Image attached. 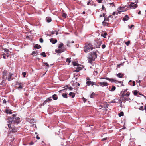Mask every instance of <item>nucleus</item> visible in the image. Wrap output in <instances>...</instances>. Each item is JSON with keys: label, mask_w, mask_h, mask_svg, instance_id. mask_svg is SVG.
Instances as JSON below:
<instances>
[{"label": "nucleus", "mask_w": 146, "mask_h": 146, "mask_svg": "<svg viewBox=\"0 0 146 146\" xmlns=\"http://www.w3.org/2000/svg\"><path fill=\"white\" fill-rule=\"evenodd\" d=\"M97 57V54L96 52H90L89 54L88 58V62L92 64V62L95 60V59Z\"/></svg>", "instance_id": "1"}, {"label": "nucleus", "mask_w": 146, "mask_h": 146, "mask_svg": "<svg viewBox=\"0 0 146 146\" xmlns=\"http://www.w3.org/2000/svg\"><path fill=\"white\" fill-rule=\"evenodd\" d=\"M90 43H86V44L84 48V51L86 53H87L90 51V50H92L93 49H95V47H94Z\"/></svg>", "instance_id": "2"}, {"label": "nucleus", "mask_w": 146, "mask_h": 146, "mask_svg": "<svg viewBox=\"0 0 146 146\" xmlns=\"http://www.w3.org/2000/svg\"><path fill=\"white\" fill-rule=\"evenodd\" d=\"M130 93L129 92H127V90H125L123 92V93L121 95V97H123V98H124V99H122V100H123H123H128V99L127 98H125V96H126L127 97H128L130 95Z\"/></svg>", "instance_id": "3"}, {"label": "nucleus", "mask_w": 146, "mask_h": 146, "mask_svg": "<svg viewBox=\"0 0 146 146\" xmlns=\"http://www.w3.org/2000/svg\"><path fill=\"white\" fill-rule=\"evenodd\" d=\"M7 122L9 123L7 125L8 126V128L10 129L11 127V123L12 122L13 123V117H8L7 119Z\"/></svg>", "instance_id": "4"}, {"label": "nucleus", "mask_w": 146, "mask_h": 146, "mask_svg": "<svg viewBox=\"0 0 146 146\" xmlns=\"http://www.w3.org/2000/svg\"><path fill=\"white\" fill-rule=\"evenodd\" d=\"M13 119V123H17V124L19 123L20 121V118L18 117H16V115L13 114L12 115Z\"/></svg>", "instance_id": "5"}, {"label": "nucleus", "mask_w": 146, "mask_h": 146, "mask_svg": "<svg viewBox=\"0 0 146 146\" xmlns=\"http://www.w3.org/2000/svg\"><path fill=\"white\" fill-rule=\"evenodd\" d=\"M137 1H136L134 2H131L130 5H129V7L132 9H135L137 7Z\"/></svg>", "instance_id": "6"}, {"label": "nucleus", "mask_w": 146, "mask_h": 146, "mask_svg": "<svg viewBox=\"0 0 146 146\" xmlns=\"http://www.w3.org/2000/svg\"><path fill=\"white\" fill-rule=\"evenodd\" d=\"M86 84L88 86L92 85L93 86V85H95L98 87L99 86V85L98 84H97L96 82L93 81H87L86 82Z\"/></svg>", "instance_id": "7"}, {"label": "nucleus", "mask_w": 146, "mask_h": 146, "mask_svg": "<svg viewBox=\"0 0 146 146\" xmlns=\"http://www.w3.org/2000/svg\"><path fill=\"white\" fill-rule=\"evenodd\" d=\"M9 72H7V71L6 70H4L3 72H2V79L4 80H7V76L8 75Z\"/></svg>", "instance_id": "8"}, {"label": "nucleus", "mask_w": 146, "mask_h": 146, "mask_svg": "<svg viewBox=\"0 0 146 146\" xmlns=\"http://www.w3.org/2000/svg\"><path fill=\"white\" fill-rule=\"evenodd\" d=\"M13 75V74L9 72L8 75L7 76V79L8 80V81H10L14 79V78H12V76Z\"/></svg>", "instance_id": "9"}, {"label": "nucleus", "mask_w": 146, "mask_h": 146, "mask_svg": "<svg viewBox=\"0 0 146 146\" xmlns=\"http://www.w3.org/2000/svg\"><path fill=\"white\" fill-rule=\"evenodd\" d=\"M98 84L100 86H102V87L104 86H106L108 85V84L106 82H98Z\"/></svg>", "instance_id": "10"}, {"label": "nucleus", "mask_w": 146, "mask_h": 146, "mask_svg": "<svg viewBox=\"0 0 146 146\" xmlns=\"http://www.w3.org/2000/svg\"><path fill=\"white\" fill-rule=\"evenodd\" d=\"M10 129H11V130L10 131V132L11 133H15L17 131V128L15 127H12Z\"/></svg>", "instance_id": "11"}, {"label": "nucleus", "mask_w": 146, "mask_h": 146, "mask_svg": "<svg viewBox=\"0 0 146 146\" xmlns=\"http://www.w3.org/2000/svg\"><path fill=\"white\" fill-rule=\"evenodd\" d=\"M104 79H105L106 80H108L109 81H111L112 82H115V83H116V81H117L116 80L114 79L109 78L108 77H106V78H104Z\"/></svg>", "instance_id": "12"}, {"label": "nucleus", "mask_w": 146, "mask_h": 146, "mask_svg": "<svg viewBox=\"0 0 146 146\" xmlns=\"http://www.w3.org/2000/svg\"><path fill=\"white\" fill-rule=\"evenodd\" d=\"M52 100L51 99V97H49L48 98H47L46 100L44 101L43 103V105H44L47 102H48L49 101H50Z\"/></svg>", "instance_id": "13"}, {"label": "nucleus", "mask_w": 146, "mask_h": 146, "mask_svg": "<svg viewBox=\"0 0 146 146\" xmlns=\"http://www.w3.org/2000/svg\"><path fill=\"white\" fill-rule=\"evenodd\" d=\"M27 121L31 123H34V120L33 119L28 118L27 119Z\"/></svg>", "instance_id": "14"}, {"label": "nucleus", "mask_w": 146, "mask_h": 146, "mask_svg": "<svg viewBox=\"0 0 146 146\" xmlns=\"http://www.w3.org/2000/svg\"><path fill=\"white\" fill-rule=\"evenodd\" d=\"M50 41L52 43L55 44L57 42V40L56 39L52 38L50 39Z\"/></svg>", "instance_id": "15"}, {"label": "nucleus", "mask_w": 146, "mask_h": 146, "mask_svg": "<svg viewBox=\"0 0 146 146\" xmlns=\"http://www.w3.org/2000/svg\"><path fill=\"white\" fill-rule=\"evenodd\" d=\"M117 77L120 78H123L124 77L123 74L122 73H118L117 74Z\"/></svg>", "instance_id": "16"}, {"label": "nucleus", "mask_w": 146, "mask_h": 146, "mask_svg": "<svg viewBox=\"0 0 146 146\" xmlns=\"http://www.w3.org/2000/svg\"><path fill=\"white\" fill-rule=\"evenodd\" d=\"M46 19V21L48 23L52 21L51 18L49 17H47Z\"/></svg>", "instance_id": "17"}, {"label": "nucleus", "mask_w": 146, "mask_h": 146, "mask_svg": "<svg viewBox=\"0 0 146 146\" xmlns=\"http://www.w3.org/2000/svg\"><path fill=\"white\" fill-rule=\"evenodd\" d=\"M129 19V17L127 15H125L124 17L123 18V20L124 21H126L128 20Z\"/></svg>", "instance_id": "18"}, {"label": "nucleus", "mask_w": 146, "mask_h": 146, "mask_svg": "<svg viewBox=\"0 0 146 146\" xmlns=\"http://www.w3.org/2000/svg\"><path fill=\"white\" fill-rule=\"evenodd\" d=\"M52 98L54 100H56L58 99V97L56 94H54L52 95Z\"/></svg>", "instance_id": "19"}, {"label": "nucleus", "mask_w": 146, "mask_h": 146, "mask_svg": "<svg viewBox=\"0 0 146 146\" xmlns=\"http://www.w3.org/2000/svg\"><path fill=\"white\" fill-rule=\"evenodd\" d=\"M82 69V68L80 67H77L76 68V70H75L74 71V72H79L80 70H81Z\"/></svg>", "instance_id": "20"}, {"label": "nucleus", "mask_w": 146, "mask_h": 146, "mask_svg": "<svg viewBox=\"0 0 146 146\" xmlns=\"http://www.w3.org/2000/svg\"><path fill=\"white\" fill-rule=\"evenodd\" d=\"M69 95L70 96H71L72 98H74L75 96V94L72 92H70Z\"/></svg>", "instance_id": "21"}, {"label": "nucleus", "mask_w": 146, "mask_h": 146, "mask_svg": "<svg viewBox=\"0 0 146 146\" xmlns=\"http://www.w3.org/2000/svg\"><path fill=\"white\" fill-rule=\"evenodd\" d=\"M34 47L35 48L39 49L41 47V46L40 45L38 44H36L34 46Z\"/></svg>", "instance_id": "22"}, {"label": "nucleus", "mask_w": 146, "mask_h": 146, "mask_svg": "<svg viewBox=\"0 0 146 146\" xmlns=\"http://www.w3.org/2000/svg\"><path fill=\"white\" fill-rule=\"evenodd\" d=\"M38 53L37 52V51H33L32 54V55H33L34 56H35L36 55H37Z\"/></svg>", "instance_id": "23"}, {"label": "nucleus", "mask_w": 146, "mask_h": 146, "mask_svg": "<svg viewBox=\"0 0 146 146\" xmlns=\"http://www.w3.org/2000/svg\"><path fill=\"white\" fill-rule=\"evenodd\" d=\"M2 49L3 50H4V51L6 52V53H9V52H10V51H9V50L7 49H6V48H5V49H4L3 48H2Z\"/></svg>", "instance_id": "24"}, {"label": "nucleus", "mask_w": 146, "mask_h": 146, "mask_svg": "<svg viewBox=\"0 0 146 146\" xmlns=\"http://www.w3.org/2000/svg\"><path fill=\"white\" fill-rule=\"evenodd\" d=\"M107 35V33L106 32L104 33H102L101 35V36H102L104 38H105V36Z\"/></svg>", "instance_id": "25"}, {"label": "nucleus", "mask_w": 146, "mask_h": 146, "mask_svg": "<svg viewBox=\"0 0 146 146\" xmlns=\"http://www.w3.org/2000/svg\"><path fill=\"white\" fill-rule=\"evenodd\" d=\"M138 91L135 90L134 91H133V94L135 96H136L137 94L138 93Z\"/></svg>", "instance_id": "26"}, {"label": "nucleus", "mask_w": 146, "mask_h": 146, "mask_svg": "<svg viewBox=\"0 0 146 146\" xmlns=\"http://www.w3.org/2000/svg\"><path fill=\"white\" fill-rule=\"evenodd\" d=\"M62 96L63 97L65 98H67V94L66 93L65 94H63L62 95Z\"/></svg>", "instance_id": "27"}, {"label": "nucleus", "mask_w": 146, "mask_h": 146, "mask_svg": "<svg viewBox=\"0 0 146 146\" xmlns=\"http://www.w3.org/2000/svg\"><path fill=\"white\" fill-rule=\"evenodd\" d=\"M55 51L57 53H60L62 52V50L60 49H58V50L56 49L55 50Z\"/></svg>", "instance_id": "28"}, {"label": "nucleus", "mask_w": 146, "mask_h": 146, "mask_svg": "<svg viewBox=\"0 0 146 146\" xmlns=\"http://www.w3.org/2000/svg\"><path fill=\"white\" fill-rule=\"evenodd\" d=\"M116 89V87L115 86H112V88L111 89V90H110L111 91H114Z\"/></svg>", "instance_id": "29"}, {"label": "nucleus", "mask_w": 146, "mask_h": 146, "mask_svg": "<svg viewBox=\"0 0 146 146\" xmlns=\"http://www.w3.org/2000/svg\"><path fill=\"white\" fill-rule=\"evenodd\" d=\"M103 25L104 26H106L107 24H109V23L105 22L104 21L102 22Z\"/></svg>", "instance_id": "30"}, {"label": "nucleus", "mask_w": 146, "mask_h": 146, "mask_svg": "<svg viewBox=\"0 0 146 146\" xmlns=\"http://www.w3.org/2000/svg\"><path fill=\"white\" fill-rule=\"evenodd\" d=\"M40 55L44 57H45L46 56L45 53L44 52L41 53Z\"/></svg>", "instance_id": "31"}, {"label": "nucleus", "mask_w": 146, "mask_h": 146, "mask_svg": "<svg viewBox=\"0 0 146 146\" xmlns=\"http://www.w3.org/2000/svg\"><path fill=\"white\" fill-rule=\"evenodd\" d=\"M130 43V40H129L127 42H125V43L127 46L129 45V44Z\"/></svg>", "instance_id": "32"}, {"label": "nucleus", "mask_w": 146, "mask_h": 146, "mask_svg": "<svg viewBox=\"0 0 146 146\" xmlns=\"http://www.w3.org/2000/svg\"><path fill=\"white\" fill-rule=\"evenodd\" d=\"M73 64L74 66H79V64L78 63L75 62H73Z\"/></svg>", "instance_id": "33"}, {"label": "nucleus", "mask_w": 146, "mask_h": 146, "mask_svg": "<svg viewBox=\"0 0 146 146\" xmlns=\"http://www.w3.org/2000/svg\"><path fill=\"white\" fill-rule=\"evenodd\" d=\"M111 15H110V16L108 17H107V18H105L104 21H109V17H111Z\"/></svg>", "instance_id": "34"}, {"label": "nucleus", "mask_w": 146, "mask_h": 146, "mask_svg": "<svg viewBox=\"0 0 146 146\" xmlns=\"http://www.w3.org/2000/svg\"><path fill=\"white\" fill-rule=\"evenodd\" d=\"M124 115V113L123 112H121L119 114V117H121L122 116H123Z\"/></svg>", "instance_id": "35"}, {"label": "nucleus", "mask_w": 146, "mask_h": 146, "mask_svg": "<svg viewBox=\"0 0 146 146\" xmlns=\"http://www.w3.org/2000/svg\"><path fill=\"white\" fill-rule=\"evenodd\" d=\"M62 16L63 17L66 18L67 16V14L66 13H63Z\"/></svg>", "instance_id": "36"}, {"label": "nucleus", "mask_w": 146, "mask_h": 146, "mask_svg": "<svg viewBox=\"0 0 146 146\" xmlns=\"http://www.w3.org/2000/svg\"><path fill=\"white\" fill-rule=\"evenodd\" d=\"M63 46V44L62 43H61L59 44L58 46V48H61Z\"/></svg>", "instance_id": "37"}, {"label": "nucleus", "mask_w": 146, "mask_h": 146, "mask_svg": "<svg viewBox=\"0 0 146 146\" xmlns=\"http://www.w3.org/2000/svg\"><path fill=\"white\" fill-rule=\"evenodd\" d=\"M95 95V93H94V92H92L90 95V97L91 98H94Z\"/></svg>", "instance_id": "38"}, {"label": "nucleus", "mask_w": 146, "mask_h": 146, "mask_svg": "<svg viewBox=\"0 0 146 146\" xmlns=\"http://www.w3.org/2000/svg\"><path fill=\"white\" fill-rule=\"evenodd\" d=\"M74 42H67V46H68L69 47H70V44L71 43H73Z\"/></svg>", "instance_id": "39"}, {"label": "nucleus", "mask_w": 146, "mask_h": 146, "mask_svg": "<svg viewBox=\"0 0 146 146\" xmlns=\"http://www.w3.org/2000/svg\"><path fill=\"white\" fill-rule=\"evenodd\" d=\"M139 110H144L143 106H141L139 108Z\"/></svg>", "instance_id": "40"}, {"label": "nucleus", "mask_w": 146, "mask_h": 146, "mask_svg": "<svg viewBox=\"0 0 146 146\" xmlns=\"http://www.w3.org/2000/svg\"><path fill=\"white\" fill-rule=\"evenodd\" d=\"M39 41L41 43H42L43 42V40L42 38H41L39 39Z\"/></svg>", "instance_id": "41"}, {"label": "nucleus", "mask_w": 146, "mask_h": 146, "mask_svg": "<svg viewBox=\"0 0 146 146\" xmlns=\"http://www.w3.org/2000/svg\"><path fill=\"white\" fill-rule=\"evenodd\" d=\"M69 87V86L68 85H66V86H65L64 88H65V89H63L62 90H61V91H62L64 90H65L66 89H67V88L68 89V88Z\"/></svg>", "instance_id": "42"}, {"label": "nucleus", "mask_w": 146, "mask_h": 146, "mask_svg": "<svg viewBox=\"0 0 146 146\" xmlns=\"http://www.w3.org/2000/svg\"><path fill=\"white\" fill-rule=\"evenodd\" d=\"M9 55H10V54L9 53H5V56H6V57H7V58L9 57Z\"/></svg>", "instance_id": "43"}, {"label": "nucleus", "mask_w": 146, "mask_h": 146, "mask_svg": "<svg viewBox=\"0 0 146 146\" xmlns=\"http://www.w3.org/2000/svg\"><path fill=\"white\" fill-rule=\"evenodd\" d=\"M71 59V58H67V59H66V61L67 62H69V63H70L71 62V61L70 60V59Z\"/></svg>", "instance_id": "44"}, {"label": "nucleus", "mask_w": 146, "mask_h": 146, "mask_svg": "<svg viewBox=\"0 0 146 146\" xmlns=\"http://www.w3.org/2000/svg\"><path fill=\"white\" fill-rule=\"evenodd\" d=\"M43 64L46 65L48 67V68L49 67V65L47 63H44Z\"/></svg>", "instance_id": "45"}, {"label": "nucleus", "mask_w": 146, "mask_h": 146, "mask_svg": "<svg viewBox=\"0 0 146 146\" xmlns=\"http://www.w3.org/2000/svg\"><path fill=\"white\" fill-rule=\"evenodd\" d=\"M23 88V87L21 85V84H20V85L17 88L18 89H21Z\"/></svg>", "instance_id": "46"}, {"label": "nucleus", "mask_w": 146, "mask_h": 146, "mask_svg": "<svg viewBox=\"0 0 146 146\" xmlns=\"http://www.w3.org/2000/svg\"><path fill=\"white\" fill-rule=\"evenodd\" d=\"M22 75L24 77H25V75H26V73L25 72H23L22 73Z\"/></svg>", "instance_id": "47"}, {"label": "nucleus", "mask_w": 146, "mask_h": 146, "mask_svg": "<svg viewBox=\"0 0 146 146\" xmlns=\"http://www.w3.org/2000/svg\"><path fill=\"white\" fill-rule=\"evenodd\" d=\"M110 5H111L112 7L115 6V5L113 3H110Z\"/></svg>", "instance_id": "48"}, {"label": "nucleus", "mask_w": 146, "mask_h": 146, "mask_svg": "<svg viewBox=\"0 0 146 146\" xmlns=\"http://www.w3.org/2000/svg\"><path fill=\"white\" fill-rule=\"evenodd\" d=\"M106 47V45L105 44H103L102 46V49H104Z\"/></svg>", "instance_id": "49"}, {"label": "nucleus", "mask_w": 146, "mask_h": 146, "mask_svg": "<svg viewBox=\"0 0 146 146\" xmlns=\"http://www.w3.org/2000/svg\"><path fill=\"white\" fill-rule=\"evenodd\" d=\"M21 84V83H19L17 81L16 82V85H20Z\"/></svg>", "instance_id": "50"}, {"label": "nucleus", "mask_w": 146, "mask_h": 146, "mask_svg": "<svg viewBox=\"0 0 146 146\" xmlns=\"http://www.w3.org/2000/svg\"><path fill=\"white\" fill-rule=\"evenodd\" d=\"M106 14H105V13H103L102 15H100V17H102V16L103 17H105Z\"/></svg>", "instance_id": "51"}, {"label": "nucleus", "mask_w": 146, "mask_h": 146, "mask_svg": "<svg viewBox=\"0 0 146 146\" xmlns=\"http://www.w3.org/2000/svg\"><path fill=\"white\" fill-rule=\"evenodd\" d=\"M99 3H101L102 2L103 0H96Z\"/></svg>", "instance_id": "52"}, {"label": "nucleus", "mask_w": 146, "mask_h": 146, "mask_svg": "<svg viewBox=\"0 0 146 146\" xmlns=\"http://www.w3.org/2000/svg\"><path fill=\"white\" fill-rule=\"evenodd\" d=\"M123 8L122 7H121L120 8L119 10L121 11V12H122L124 11L123 10Z\"/></svg>", "instance_id": "53"}, {"label": "nucleus", "mask_w": 146, "mask_h": 146, "mask_svg": "<svg viewBox=\"0 0 146 146\" xmlns=\"http://www.w3.org/2000/svg\"><path fill=\"white\" fill-rule=\"evenodd\" d=\"M91 0H89L87 3V5H89L90 4V3L91 2Z\"/></svg>", "instance_id": "54"}, {"label": "nucleus", "mask_w": 146, "mask_h": 146, "mask_svg": "<svg viewBox=\"0 0 146 146\" xmlns=\"http://www.w3.org/2000/svg\"><path fill=\"white\" fill-rule=\"evenodd\" d=\"M2 56H3V58L4 59L7 58L6 57V56L5 55H2Z\"/></svg>", "instance_id": "55"}, {"label": "nucleus", "mask_w": 146, "mask_h": 146, "mask_svg": "<svg viewBox=\"0 0 146 146\" xmlns=\"http://www.w3.org/2000/svg\"><path fill=\"white\" fill-rule=\"evenodd\" d=\"M68 89H69L70 90H71L73 89V88L71 87H69L68 88Z\"/></svg>", "instance_id": "56"}, {"label": "nucleus", "mask_w": 146, "mask_h": 146, "mask_svg": "<svg viewBox=\"0 0 146 146\" xmlns=\"http://www.w3.org/2000/svg\"><path fill=\"white\" fill-rule=\"evenodd\" d=\"M107 138H105L102 139V141H104V140H107Z\"/></svg>", "instance_id": "57"}, {"label": "nucleus", "mask_w": 146, "mask_h": 146, "mask_svg": "<svg viewBox=\"0 0 146 146\" xmlns=\"http://www.w3.org/2000/svg\"><path fill=\"white\" fill-rule=\"evenodd\" d=\"M135 85V81H133V84H132V86H134Z\"/></svg>", "instance_id": "58"}, {"label": "nucleus", "mask_w": 146, "mask_h": 146, "mask_svg": "<svg viewBox=\"0 0 146 146\" xmlns=\"http://www.w3.org/2000/svg\"><path fill=\"white\" fill-rule=\"evenodd\" d=\"M6 101L5 99H4L3 101V103H6Z\"/></svg>", "instance_id": "59"}, {"label": "nucleus", "mask_w": 146, "mask_h": 146, "mask_svg": "<svg viewBox=\"0 0 146 146\" xmlns=\"http://www.w3.org/2000/svg\"><path fill=\"white\" fill-rule=\"evenodd\" d=\"M111 103H116L117 102H117L113 100L111 102Z\"/></svg>", "instance_id": "60"}, {"label": "nucleus", "mask_w": 146, "mask_h": 146, "mask_svg": "<svg viewBox=\"0 0 146 146\" xmlns=\"http://www.w3.org/2000/svg\"><path fill=\"white\" fill-rule=\"evenodd\" d=\"M102 9L103 10H104L105 9V8L104 7V6L103 5H102Z\"/></svg>", "instance_id": "61"}, {"label": "nucleus", "mask_w": 146, "mask_h": 146, "mask_svg": "<svg viewBox=\"0 0 146 146\" xmlns=\"http://www.w3.org/2000/svg\"><path fill=\"white\" fill-rule=\"evenodd\" d=\"M5 82V81L4 80H3L2 81V82L1 83V84H2L3 83H4Z\"/></svg>", "instance_id": "62"}, {"label": "nucleus", "mask_w": 146, "mask_h": 146, "mask_svg": "<svg viewBox=\"0 0 146 146\" xmlns=\"http://www.w3.org/2000/svg\"><path fill=\"white\" fill-rule=\"evenodd\" d=\"M134 27V25H131L130 27L129 28H131L132 27Z\"/></svg>", "instance_id": "63"}, {"label": "nucleus", "mask_w": 146, "mask_h": 146, "mask_svg": "<svg viewBox=\"0 0 146 146\" xmlns=\"http://www.w3.org/2000/svg\"><path fill=\"white\" fill-rule=\"evenodd\" d=\"M36 138L37 139H40V137L38 136V135H37Z\"/></svg>", "instance_id": "64"}]
</instances>
